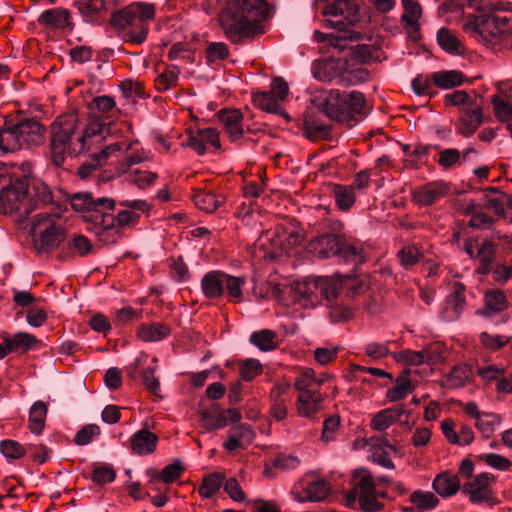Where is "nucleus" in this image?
<instances>
[{
	"instance_id": "1",
	"label": "nucleus",
	"mask_w": 512,
	"mask_h": 512,
	"mask_svg": "<svg viewBox=\"0 0 512 512\" xmlns=\"http://www.w3.org/2000/svg\"><path fill=\"white\" fill-rule=\"evenodd\" d=\"M342 228L341 222H334L327 231L310 239L307 251L320 259L336 258L338 262L353 264V274H346L341 280L311 277L296 281L289 290L293 301L304 307H315L322 301H333L343 288L349 289L353 295L365 290V282L357 279L356 274L357 267L366 261L363 248L347 240L341 233Z\"/></svg>"
},
{
	"instance_id": "2",
	"label": "nucleus",
	"mask_w": 512,
	"mask_h": 512,
	"mask_svg": "<svg viewBox=\"0 0 512 512\" xmlns=\"http://www.w3.org/2000/svg\"><path fill=\"white\" fill-rule=\"evenodd\" d=\"M217 23L232 44L255 39L266 32L264 22L270 17L265 0H217Z\"/></svg>"
},
{
	"instance_id": "3",
	"label": "nucleus",
	"mask_w": 512,
	"mask_h": 512,
	"mask_svg": "<svg viewBox=\"0 0 512 512\" xmlns=\"http://www.w3.org/2000/svg\"><path fill=\"white\" fill-rule=\"evenodd\" d=\"M105 127L97 118H92L78 130L76 115L58 116L51 125L50 154L52 163L60 167L67 155L73 156L91 151L105 139Z\"/></svg>"
},
{
	"instance_id": "4",
	"label": "nucleus",
	"mask_w": 512,
	"mask_h": 512,
	"mask_svg": "<svg viewBox=\"0 0 512 512\" xmlns=\"http://www.w3.org/2000/svg\"><path fill=\"white\" fill-rule=\"evenodd\" d=\"M72 209L83 214L85 221L101 226L105 230L112 229L116 222L119 226L134 224L142 213L149 212V205L142 200L124 202V207L113 215L107 212L114 208V200L106 197L94 199L92 194H64Z\"/></svg>"
},
{
	"instance_id": "5",
	"label": "nucleus",
	"mask_w": 512,
	"mask_h": 512,
	"mask_svg": "<svg viewBox=\"0 0 512 512\" xmlns=\"http://www.w3.org/2000/svg\"><path fill=\"white\" fill-rule=\"evenodd\" d=\"M155 17V6L151 3L134 2L111 16V25L123 31V40L132 44H142L149 32V22Z\"/></svg>"
},
{
	"instance_id": "6",
	"label": "nucleus",
	"mask_w": 512,
	"mask_h": 512,
	"mask_svg": "<svg viewBox=\"0 0 512 512\" xmlns=\"http://www.w3.org/2000/svg\"><path fill=\"white\" fill-rule=\"evenodd\" d=\"M326 115L337 122L352 126L357 117H364L368 113L366 99L359 91L341 92L330 90L324 101Z\"/></svg>"
},
{
	"instance_id": "7",
	"label": "nucleus",
	"mask_w": 512,
	"mask_h": 512,
	"mask_svg": "<svg viewBox=\"0 0 512 512\" xmlns=\"http://www.w3.org/2000/svg\"><path fill=\"white\" fill-rule=\"evenodd\" d=\"M312 74L319 81L335 82L344 86L362 83L369 76L364 68L349 69L346 61L337 58L316 61L312 66Z\"/></svg>"
},
{
	"instance_id": "8",
	"label": "nucleus",
	"mask_w": 512,
	"mask_h": 512,
	"mask_svg": "<svg viewBox=\"0 0 512 512\" xmlns=\"http://www.w3.org/2000/svg\"><path fill=\"white\" fill-rule=\"evenodd\" d=\"M43 134L44 128L39 122L25 119L0 131V148L5 152H14L37 146L43 142Z\"/></svg>"
},
{
	"instance_id": "9",
	"label": "nucleus",
	"mask_w": 512,
	"mask_h": 512,
	"mask_svg": "<svg viewBox=\"0 0 512 512\" xmlns=\"http://www.w3.org/2000/svg\"><path fill=\"white\" fill-rule=\"evenodd\" d=\"M135 143L137 142L135 141ZM133 144L134 142L127 143L126 141L109 144L99 153L92 154V162L82 164L78 169V175L82 179L87 178L93 171L97 169L98 166L106 163L111 155L121 150H124L127 155L125 156V159L119 164L117 173L118 175L127 173L133 165L141 163L147 159L143 152H133L129 154V151L132 150Z\"/></svg>"
},
{
	"instance_id": "10",
	"label": "nucleus",
	"mask_w": 512,
	"mask_h": 512,
	"mask_svg": "<svg viewBox=\"0 0 512 512\" xmlns=\"http://www.w3.org/2000/svg\"><path fill=\"white\" fill-rule=\"evenodd\" d=\"M352 488L346 494L348 504L359 501L365 512H378L383 504L377 500L376 483L373 475L364 467L357 468L352 473Z\"/></svg>"
},
{
	"instance_id": "11",
	"label": "nucleus",
	"mask_w": 512,
	"mask_h": 512,
	"mask_svg": "<svg viewBox=\"0 0 512 512\" xmlns=\"http://www.w3.org/2000/svg\"><path fill=\"white\" fill-rule=\"evenodd\" d=\"M322 380L315 376V372L306 368L303 369L297 377L294 387L299 392L297 399L298 413L308 419H314L320 410L322 395L318 390L312 388L313 385H321Z\"/></svg>"
},
{
	"instance_id": "12",
	"label": "nucleus",
	"mask_w": 512,
	"mask_h": 512,
	"mask_svg": "<svg viewBox=\"0 0 512 512\" xmlns=\"http://www.w3.org/2000/svg\"><path fill=\"white\" fill-rule=\"evenodd\" d=\"M35 238L39 234V240L34 239V247L39 252L56 249L65 239V229L50 218L48 213H39L33 217L30 229Z\"/></svg>"
},
{
	"instance_id": "13",
	"label": "nucleus",
	"mask_w": 512,
	"mask_h": 512,
	"mask_svg": "<svg viewBox=\"0 0 512 512\" xmlns=\"http://www.w3.org/2000/svg\"><path fill=\"white\" fill-rule=\"evenodd\" d=\"M5 187L0 192H46L47 186L40 179L32 175V166L23 162L5 173Z\"/></svg>"
},
{
	"instance_id": "14",
	"label": "nucleus",
	"mask_w": 512,
	"mask_h": 512,
	"mask_svg": "<svg viewBox=\"0 0 512 512\" xmlns=\"http://www.w3.org/2000/svg\"><path fill=\"white\" fill-rule=\"evenodd\" d=\"M201 425L208 431L226 427L228 423H237L242 419L240 411L236 408L222 409L219 404L203 408L199 412Z\"/></svg>"
},
{
	"instance_id": "15",
	"label": "nucleus",
	"mask_w": 512,
	"mask_h": 512,
	"mask_svg": "<svg viewBox=\"0 0 512 512\" xmlns=\"http://www.w3.org/2000/svg\"><path fill=\"white\" fill-rule=\"evenodd\" d=\"M495 480V477L489 473H480L463 484L461 491L463 494L468 496L469 501L474 504L489 503L494 504L493 490L491 488V482Z\"/></svg>"
},
{
	"instance_id": "16",
	"label": "nucleus",
	"mask_w": 512,
	"mask_h": 512,
	"mask_svg": "<svg viewBox=\"0 0 512 512\" xmlns=\"http://www.w3.org/2000/svg\"><path fill=\"white\" fill-rule=\"evenodd\" d=\"M459 112L456 131L465 138L470 137L483 122L482 105L476 100L469 106L461 107Z\"/></svg>"
},
{
	"instance_id": "17",
	"label": "nucleus",
	"mask_w": 512,
	"mask_h": 512,
	"mask_svg": "<svg viewBox=\"0 0 512 512\" xmlns=\"http://www.w3.org/2000/svg\"><path fill=\"white\" fill-rule=\"evenodd\" d=\"M187 146L198 155H204L209 147L219 150L221 148L219 132L212 127L190 130Z\"/></svg>"
},
{
	"instance_id": "18",
	"label": "nucleus",
	"mask_w": 512,
	"mask_h": 512,
	"mask_svg": "<svg viewBox=\"0 0 512 512\" xmlns=\"http://www.w3.org/2000/svg\"><path fill=\"white\" fill-rule=\"evenodd\" d=\"M463 29L477 40L489 41L491 37H495L490 14L468 15Z\"/></svg>"
},
{
	"instance_id": "19",
	"label": "nucleus",
	"mask_w": 512,
	"mask_h": 512,
	"mask_svg": "<svg viewBox=\"0 0 512 512\" xmlns=\"http://www.w3.org/2000/svg\"><path fill=\"white\" fill-rule=\"evenodd\" d=\"M30 194H0V213H18L20 216H28L34 209L33 198Z\"/></svg>"
},
{
	"instance_id": "20",
	"label": "nucleus",
	"mask_w": 512,
	"mask_h": 512,
	"mask_svg": "<svg viewBox=\"0 0 512 512\" xmlns=\"http://www.w3.org/2000/svg\"><path fill=\"white\" fill-rule=\"evenodd\" d=\"M219 122L231 141L235 142L244 134L243 114L238 109H221L217 113Z\"/></svg>"
},
{
	"instance_id": "21",
	"label": "nucleus",
	"mask_w": 512,
	"mask_h": 512,
	"mask_svg": "<svg viewBox=\"0 0 512 512\" xmlns=\"http://www.w3.org/2000/svg\"><path fill=\"white\" fill-rule=\"evenodd\" d=\"M464 292L465 286L462 283H454L453 292L447 296L442 311V317L445 321L453 322L460 317L465 305Z\"/></svg>"
},
{
	"instance_id": "22",
	"label": "nucleus",
	"mask_w": 512,
	"mask_h": 512,
	"mask_svg": "<svg viewBox=\"0 0 512 512\" xmlns=\"http://www.w3.org/2000/svg\"><path fill=\"white\" fill-rule=\"evenodd\" d=\"M313 471L306 474L301 480L302 489L305 491L306 500L310 502L324 501L330 493V484L323 478H313Z\"/></svg>"
},
{
	"instance_id": "23",
	"label": "nucleus",
	"mask_w": 512,
	"mask_h": 512,
	"mask_svg": "<svg viewBox=\"0 0 512 512\" xmlns=\"http://www.w3.org/2000/svg\"><path fill=\"white\" fill-rule=\"evenodd\" d=\"M401 2L404 8L402 20L405 22L407 32L413 40H417L420 37L418 21L422 14L421 6L417 0H401Z\"/></svg>"
},
{
	"instance_id": "24",
	"label": "nucleus",
	"mask_w": 512,
	"mask_h": 512,
	"mask_svg": "<svg viewBox=\"0 0 512 512\" xmlns=\"http://www.w3.org/2000/svg\"><path fill=\"white\" fill-rule=\"evenodd\" d=\"M158 440L156 434L144 428L138 430L130 437V448L137 455L151 454L155 451Z\"/></svg>"
},
{
	"instance_id": "25",
	"label": "nucleus",
	"mask_w": 512,
	"mask_h": 512,
	"mask_svg": "<svg viewBox=\"0 0 512 512\" xmlns=\"http://www.w3.org/2000/svg\"><path fill=\"white\" fill-rule=\"evenodd\" d=\"M38 23L51 29H66L71 27L70 12L64 8H52L43 11Z\"/></svg>"
},
{
	"instance_id": "26",
	"label": "nucleus",
	"mask_w": 512,
	"mask_h": 512,
	"mask_svg": "<svg viewBox=\"0 0 512 512\" xmlns=\"http://www.w3.org/2000/svg\"><path fill=\"white\" fill-rule=\"evenodd\" d=\"M225 273L222 271H210L204 274L201 280L203 294L210 299L224 295Z\"/></svg>"
},
{
	"instance_id": "27",
	"label": "nucleus",
	"mask_w": 512,
	"mask_h": 512,
	"mask_svg": "<svg viewBox=\"0 0 512 512\" xmlns=\"http://www.w3.org/2000/svg\"><path fill=\"white\" fill-rule=\"evenodd\" d=\"M115 106L114 98L107 95L95 97L89 104L90 115L88 121L94 117L99 119L105 127V136L109 134L110 129L108 127L109 123H107L103 117L112 112Z\"/></svg>"
},
{
	"instance_id": "28",
	"label": "nucleus",
	"mask_w": 512,
	"mask_h": 512,
	"mask_svg": "<svg viewBox=\"0 0 512 512\" xmlns=\"http://www.w3.org/2000/svg\"><path fill=\"white\" fill-rule=\"evenodd\" d=\"M393 357L398 362H404L409 365H420L423 363L434 364L440 361L441 355L433 351H413L405 349L399 353H395Z\"/></svg>"
},
{
	"instance_id": "29",
	"label": "nucleus",
	"mask_w": 512,
	"mask_h": 512,
	"mask_svg": "<svg viewBox=\"0 0 512 512\" xmlns=\"http://www.w3.org/2000/svg\"><path fill=\"white\" fill-rule=\"evenodd\" d=\"M432 487L444 498L456 494L462 488L458 476L448 471L438 474L433 480Z\"/></svg>"
},
{
	"instance_id": "30",
	"label": "nucleus",
	"mask_w": 512,
	"mask_h": 512,
	"mask_svg": "<svg viewBox=\"0 0 512 512\" xmlns=\"http://www.w3.org/2000/svg\"><path fill=\"white\" fill-rule=\"evenodd\" d=\"M508 308V301L502 290H488L485 293V308L477 313L483 317H490Z\"/></svg>"
},
{
	"instance_id": "31",
	"label": "nucleus",
	"mask_w": 512,
	"mask_h": 512,
	"mask_svg": "<svg viewBox=\"0 0 512 512\" xmlns=\"http://www.w3.org/2000/svg\"><path fill=\"white\" fill-rule=\"evenodd\" d=\"M358 11L355 0H333L326 4L322 13L326 16H344L346 19H353L357 16Z\"/></svg>"
},
{
	"instance_id": "32",
	"label": "nucleus",
	"mask_w": 512,
	"mask_h": 512,
	"mask_svg": "<svg viewBox=\"0 0 512 512\" xmlns=\"http://www.w3.org/2000/svg\"><path fill=\"white\" fill-rule=\"evenodd\" d=\"M171 328L161 322L141 324L137 330V336L145 342H157L170 335Z\"/></svg>"
},
{
	"instance_id": "33",
	"label": "nucleus",
	"mask_w": 512,
	"mask_h": 512,
	"mask_svg": "<svg viewBox=\"0 0 512 512\" xmlns=\"http://www.w3.org/2000/svg\"><path fill=\"white\" fill-rule=\"evenodd\" d=\"M433 84L440 89H452L464 83L465 76L457 70H444L431 74Z\"/></svg>"
},
{
	"instance_id": "34",
	"label": "nucleus",
	"mask_w": 512,
	"mask_h": 512,
	"mask_svg": "<svg viewBox=\"0 0 512 512\" xmlns=\"http://www.w3.org/2000/svg\"><path fill=\"white\" fill-rule=\"evenodd\" d=\"M436 38L438 45L448 54L460 55L465 50L463 43L448 28L439 29Z\"/></svg>"
},
{
	"instance_id": "35",
	"label": "nucleus",
	"mask_w": 512,
	"mask_h": 512,
	"mask_svg": "<svg viewBox=\"0 0 512 512\" xmlns=\"http://www.w3.org/2000/svg\"><path fill=\"white\" fill-rule=\"evenodd\" d=\"M473 368L469 364L458 365L445 376L444 385L448 387H462L472 381Z\"/></svg>"
},
{
	"instance_id": "36",
	"label": "nucleus",
	"mask_w": 512,
	"mask_h": 512,
	"mask_svg": "<svg viewBox=\"0 0 512 512\" xmlns=\"http://www.w3.org/2000/svg\"><path fill=\"white\" fill-rule=\"evenodd\" d=\"M249 342L264 352L278 347L277 334L269 329L254 331L249 337Z\"/></svg>"
},
{
	"instance_id": "37",
	"label": "nucleus",
	"mask_w": 512,
	"mask_h": 512,
	"mask_svg": "<svg viewBox=\"0 0 512 512\" xmlns=\"http://www.w3.org/2000/svg\"><path fill=\"white\" fill-rule=\"evenodd\" d=\"M409 373L410 370H405L402 375L395 379L396 385L387 391V397L390 401H400L413 392L415 387L408 378Z\"/></svg>"
},
{
	"instance_id": "38",
	"label": "nucleus",
	"mask_w": 512,
	"mask_h": 512,
	"mask_svg": "<svg viewBox=\"0 0 512 512\" xmlns=\"http://www.w3.org/2000/svg\"><path fill=\"white\" fill-rule=\"evenodd\" d=\"M472 152H474L473 148H467L463 153L456 148L444 149L438 154V163L444 168H453L457 165H461Z\"/></svg>"
},
{
	"instance_id": "39",
	"label": "nucleus",
	"mask_w": 512,
	"mask_h": 512,
	"mask_svg": "<svg viewBox=\"0 0 512 512\" xmlns=\"http://www.w3.org/2000/svg\"><path fill=\"white\" fill-rule=\"evenodd\" d=\"M191 199L194 205L207 212L216 211L224 201V194H192Z\"/></svg>"
},
{
	"instance_id": "40",
	"label": "nucleus",
	"mask_w": 512,
	"mask_h": 512,
	"mask_svg": "<svg viewBox=\"0 0 512 512\" xmlns=\"http://www.w3.org/2000/svg\"><path fill=\"white\" fill-rule=\"evenodd\" d=\"M255 106L269 113H277L281 108L282 101L271 92H255L252 96Z\"/></svg>"
},
{
	"instance_id": "41",
	"label": "nucleus",
	"mask_w": 512,
	"mask_h": 512,
	"mask_svg": "<svg viewBox=\"0 0 512 512\" xmlns=\"http://www.w3.org/2000/svg\"><path fill=\"white\" fill-rule=\"evenodd\" d=\"M47 415V407L44 402L36 401L29 411L30 429L35 434H40Z\"/></svg>"
},
{
	"instance_id": "42",
	"label": "nucleus",
	"mask_w": 512,
	"mask_h": 512,
	"mask_svg": "<svg viewBox=\"0 0 512 512\" xmlns=\"http://www.w3.org/2000/svg\"><path fill=\"white\" fill-rule=\"evenodd\" d=\"M224 476L220 473H211L203 478L199 487V494L204 498H211L222 486Z\"/></svg>"
},
{
	"instance_id": "43",
	"label": "nucleus",
	"mask_w": 512,
	"mask_h": 512,
	"mask_svg": "<svg viewBox=\"0 0 512 512\" xmlns=\"http://www.w3.org/2000/svg\"><path fill=\"white\" fill-rule=\"evenodd\" d=\"M501 417L494 413L483 412L482 415L476 420V428L483 434L485 438L495 431V428L500 425Z\"/></svg>"
},
{
	"instance_id": "44",
	"label": "nucleus",
	"mask_w": 512,
	"mask_h": 512,
	"mask_svg": "<svg viewBox=\"0 0 512 512\" xmlns=\"http://www.w3.org/2000/svg\"><path fill=\"white\" fill-rule=\"evenodd\" d=\"M180 70L176 66L167 67L155 80L159 91H167L177 85Z\"/></svg>"
},
{
	"instance_id": "45",
	"label": "nucleus",
	"mask_w": 512,
	"mask_h": 512,
	"mask_svg": "<svg viewBox=\"0 0 512 512\" xmlns=\"http://www.w3.org/2000/svg\"><path fill=\"white\" fill-rule=\"evenodd\" d=\"M9 341L13 351L21 352H27L39 342L34 335L27 332H17L12 337H9Z\"/></svg>"
},
{
	"instance_id": "46",
	"label": "nucleus",
	"mask_w": 512,
	"mask_h": 512,
	"mask_svg": "<svg viewBox=\"0 0 512 512\" xmlns=\"http://www.w3.org/2000/svg\"><path fill=\"white\" fill-rule=\"evenodd\" d=\"M339 295L340 293L335 296L333 301L326 303L329 308V318L332 322H343L352 317V310L339 302Z\"/></svg>"
},
{
	"instance_id": "47",
	"label": "nucleus",
	"mask_w": 512,
	"mask_h": 512,
	"mask_svg": "<svg viewBox=\"0 0 512 512\" xmlns=\"http://www.w3.org/2000/svg\"><path fill=\"white\" fill-rule=\"evenodd\" d=\"M184 471V467L179 460L174 461L173 463L165 466L160 475H158L156 470H152L153 480H162L165 483H172L176 481L181 473Z\"/></svg>"
},
{
	"instance_id": "48",
	"label": "nucleus",
	"mask_w": 512,
	"mask_h": 512,
	"mask_svg": "<svg viewBox=\"0 0 512 512\" xmlns=\"http://www.w3.org/2000/svg\"><path fill=\"white\" fill-rule=\"evenodd\" d=\"M105 0H78L77 5L80 13L91 21L105 9Z\"/></svg>"
},
{
	"instance_id": "49",
	"label": "nucleus",
	"mask_w": 512,
	"mask_h": 512,
	"mask_svg": "<svg viewBox=\"0 0 512 512\" xmlns=\"http://www.w3.org/2000/svg\"><path fill=\"white\" fill-rule=\"evenodd\" d=\"M224 292L227 291L228 296L235 302L242 301V286L246 280L243 277L231 276L225 273Z\"/></svg>"
},
{
	"instance_id": "50",
	"label": "nucleus",
	"mask_w": 512,
	"mask_h": 512,
	"mask_svg": "<svg viewBox=\"0 0 512 512\" xmlns=\"http://www.w3.org/2000/svg\"><path fill=\"white\" fill-rule=\"evenodd\" d=\"M91 479L98 485H104L116 479V472L110 465L94 463Z\"/></svg>"
},
{
	"instance_id": "51",
	"label": "nucleus",
	"mask_w": 512,
	"mask_h": 512,
	"mask_svg": "<svg viewBox=\"0 0 512 512\" xmlns=\"http://www.w3.org/2000/svg\"><path fill=\"white\" fill-rule=\"evenodd\" d=\"M239 373L242 380L249 382L262 373V364L258 359L247 358L240 363Z\"/></svg>"
},
{
	"instance_id": "52",
	"label": "nucleus",
	"mask_w": 512,
	"mask_h": 512,
	"mask_svg": "<svg viewBox=\"0 0 512 512\" xmlns=\"http://www.w3.org/2000/svg\"><path fill=\"white\" fill-rule=\"evenodd\" d=\"M67 248L69 251H73L81 257H84L94 251L90 240L83 235H74L72 239L67 241Z\"/></svg>"
},
{
	"instance_id": "53",
	"label": "nucleus",
	"mask_w": 512,
	"mask_h": 512,
	"mask_svg": "<svg viewBox=\"0 0 512 512\" xmlns=\"http://www.w3.org/2000/svg\"><path fill=\"white\" fill-rule=\"evenodd\" d=\"M410 501L416 504L418 509L430 510L435 508L439 499L432 492L415 491L410 496Z\"/></svg>"
},
{
	"instance_id": "54",
	"label": "nucleus",
	"mask_w": 512,
	"mask_h": 512,
	"mask_svg": "<svg viewBox=\"0 0 512 512\" xmlns=\"http://www.w3.org/2000/svg\"><path fill=\"white\" fill-rule=\"evenodd\" d=\"M485 206L498 216L507 218L508 210H511L509 221L512 222V200L508 197L506 200L498 198H487Z\"/></svg>"
},
{
	"instance_id": "55",
	"label": "nucleus",
	"mask_w": 512,
	"mask_h": 512,
	"mask_svg": "<svg viewBox=\"0 0 512 512\" xmlns=\"http://www.w3.org/2000/svg\"><path fill=\"white\" fill-rule=\"evenodd\" d=\"M495 117L500 122H508L512 120V104L504 99L494 96L491 100Z\"/></svg>"
},
{
	"instance_id": "56",
	"label": "nucleus",
	"mask_w": 512,
	"mask_h": 512,
	"mask_svg": "<svg viewBox=\"0 0 512 512\" xmlns=\"http://www.w3.org/2000/svg\"><path fill=\"white\" fill-rule=\"evenodd\" d=\"M205 54L210 63L224 60L229 56V47L224 42H211L207 46Z\"/></svg>"
},
{
	"instance_id": "57",
	"label": "nucleus",
	"mask_w": 512,
	"mask_h": 512,
	"mask_svg": "<svg viewBox=\"0 0 512 512\" xmlns=\"http://www.w3.org/2000/svg\"><path fill=\"white\" fill-rule=\"evenodd\" d=\"M0 452L6 458L19 459L26 454V449L19 442L7 439L0 442Z\"/></svg>"
},
{
	"instance_id": "58",
	"label": "nucleus",
	"mask_w": 512,
	"mask_h": 512,
	"mask_svg": "<svg viewBox=\"0 0 512 512\" xmlns=\"http://www.w3.org/2000/svg\"><path fill=\"white\" fill-rule=\"evenodd\" d=\"M476 97H471L467 92L463 90H456L452 93L446 94L444 96V104L449 106H469L471 103L475 102Z\"/></svg>"
},
{
	"instance_id": "59",
	"label": "nucleus",
	"mask_w": 512,
	"mask_h": 512,
	"mask_svg": "<svg viewBox=\"0 0 512 512\" xmlns=\"http://www.w3.org/2000/svg\"><path fill=\"white\" fill-rule=\"evenodd\" d=\"M231 424L232 427L229 429L228 433H231L243 443H251L253 441L255 432L251 425L240 423V421Z\"/></svg>"
},
{
	"instance_id": "60",
	"label": "nucleus",
	"mask_w": 512,
	"mask_h": 512,
	"mask_svg": "<svg viewBox=\"0 0 512 512\" xmlns=\"http://www.w3.org/2000/svg\"><path fill=\"white\" fill-rule=\"evenodd\" d=\"M100 434V428L96 424H88L82 427L74 437V443L76 445L82 446L87 445L91 442L94 436H98Z\"/></svg>"
},
{
	"instance_id": "61",
	"label": "nucleus",
	"mask_w": 512,
	"mask_h": 512,
	"mask_svg": "<svg viewBox=\"0 0 512 512\" xmlns=\"http://www.w3.org/2000/svg\"><path fill=\"white\" fill-rule=\"evenodd\" d=\"M475 205L468 207L467 214H472L469 225L473 228L477 229H487L490 228L493 224V218L483 214V213H475Z\"/></svg>"
},
{
	"instance_id": "62",
	"label": "nucleus",
	"mask_w": 512,
	"mask_h": 512,
	"mask_svg": "<svg viewBox=\"0 0 512 512\" xmlns=\"http://www.w3.org/2000/svg\"><path fill=\"white\" fill-rule=\"evenodd\" d=\"M129 177L139 189H147L157 178V174L149 171L135 170Z\"/></svg>"
},
{
	"instance_id": "63",
	"label": "nucleus",
	"mask_w": 512,
	"mask_h": 512,
	"mask_svg": "<svg viewBox=\"0 0 512 512\" xmlns=\"http://www.w3.org/2000/svg\"><path fill=\"white\" fill-rule=\"evenodd\" d=\"M480 459L484 460L489 466L501 471H506L511 466L509 459L496 453L482 454Z\"/></svg>"
},
{
	"instance_id": "64",
	"label": "nucleus",
	"mask_w": 512,
	"mask_h": 512,
	"mask_svg": "<svg viewBox=\"0 0 512 512\" xmlns=\"http://www.w3.org/2000/svg\"><path fill=\"white\" fill-rule=\"evenodd\" d=\"M432 80L431 76H422L419 75L412 81V89L417 95H430L432 89Z\"/></svg>"
}]
</instances>
